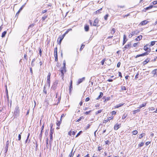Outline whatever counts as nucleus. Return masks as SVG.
I'll use <instances>...</instances> for the list:
<instances>
[{
  "label": "nucleus",
  "instance_id": "1",
  "mask_svg": "<svg viewBox=\"0 0 157 157\" xmlns=\"http://www.w3.org/2000/svg\"><path fill=\"white\" fill-rule=\"evenodd\" d=\"M19 113V107L16 106L14 111V114L15 116H18Z\"/></svg>",
  "mask_w": 157,
  "mask_h": 157
},
{
  "label": "nucleus",
  "instance_id": "2",
  "mask_svg": "<svg viewBox=\"0 0 157 157\" xmlns=\"http://www.w3.org/2000/svg\"><path fill=\"white\" fill-rule=\"evenodd\" d=\"M58 82V80H56L53 83V84L52 87V90H54L56 88Z\"/></svg>",
  "mask_w": 157,
  "mask_h": 157
},
{
  "label": "nucleus",
  "instance_id": "3",
  "mask_svg": "<svg viewBox=\"0 0 157 157\" xmlns=\"http://www.w3.org/2000/svg\"><path fill=\"white\" fill-rule=\"evenodd\" d=\"M151 73L153 75V76L155 77L157 76V69L154 70L151 72Z\"/></svg>",
  "mask_w": 157,
  "mask_h": 157
},
{
  "label": "nucleus",
  "instance_id": "4",
  "mask_svg": "<svg viewBox=\"0 0 157 157\" xmlns=\"http://www.w3.org/2000/svg\"><path fill=\"white\" fill-rule=\"evenodd\" d=\"M98 19L96 18L95 19L93 22V25L94 26H97L98 25Z\"/></svg>",
  "mask_w": 157,
  "mask_h": 157
},
{
  "label": "nucleus",
  "instance_id": "5",
  "mask_svg": "<svg viewBox=\"0 0 157 157\" xmlns=\"http://www.w3.org/2000/svg\"><path fill=\"white\" fill-rule=\"evenodd\" d=\"M85 77H83L81 78H80L78 79V85L79 84H80L83 81H84L85 80Z\"/></svg>",
  "mask_w": 157,
  "mask_h": 157
},
{
  "label": "nucleus",
  "instance_id": "6",
  "mask_svg": "<svg viewBox=\"0 0 157 157\" xmlns=\"http://www.w3.org/2000/svg\"><path fill=\"white\" fill-rule=\"evenodd\" d=\"M148 22V21L147 20H144V21H142L140 23V24H141L142 25H144L147 24Z\"/></svg>",
  "mask_w": 157,
  "mask_h": 157
},
{
  "label": "nucleus",
  "instance_id": "7",
  "mask_svg": "<svg viewBox=\"0 0 157 157\" xmlns=\"http://www.w3.org/2000/svg\"><path fill=\"white\" fill-rule=\"evenodd\" d=\"M131 44L130 43H129L128 44H127L124 47V50L126 49H128L130 48V46H131Z\"/></svg>",
  "mask_w": 157,
  "mask_h": 157
},
{
  "label": "nucleus",
  "instance_id": "8",
  "mask_svg": "<svg viewBox=\"0 0 157 157\" xmlns=\"http://www.w3.org/2000/svg\"><path fill=\"white\" fill-rule=\"evenodd\" d=\"M127 40L126 39V37L125 35H124L123 36V44L124 45L127 41Z\"/></svg>",
  "mask_w": 157,
  "mask_h": 157
},
{
  "label": "nucleus",
  "instance_id": "9",
  "mask_svg": "<svg viewBox=\"0 0 157 157\" xmlns=\"http://www.w3.org/2000/svg\"><path fill=\"white\" fill-rule=\"evenodd\" d=\"M150 59L149 58H147L146 60H145L143 62V65L146 64L150 61Z\"/></svg>",
  "mask_w": 157,
  "mask_h": 157
},
{
  "label": "nucleus",
  "instance_id": "10",
  "mask_svg": "<svg viewBox=\"0 0 157 157\" xmlns=\"http://www.w3.org/2000/svg\"><path fill=\"white\" fill-rule=\"evenodd\" d=\"M50 140L49 141L50 146L51 147L52 143L53 140V136L52 135H50Z\"/></svg>",
  "mask_w": 157,
  "mask_h": 157
},
{
  "label": "nucleus",
  "instance_id": "11",
  "mask_svg": "<svg viewBox=\"0 0 157 157\" xmlns=\"http://www.w3.org/2000/svg\"><path fill=\"white\" fill-rule=\"evenodd\" d=\"M142 36H141V35L139 36H137V38H136L135 39V40H136V41H139L142 38Z\"/></svg>",
  "mask_w": 157,
  "mask_h": 157
},
{
  "label": "nucleus",
  "instance_id": "12",
  "mask_svg": "<svg viewBox=\"0 0 157 157\" xmlns=\"http://www.w3.org/2000/svg\"><path fill=\"white\" fill-rule=\"evenodd\" d=\"M119 128V125L118 124H117L115 125L114 128L115 130H117Z\"/></svg>",
  "mask_w": 157,
  "mask_h": 157
},
{
  "label": "nucleus",
  "instance_id": "13",
  "mask_svg": "<svg viewBox=\"0 0 157 157\" xmlns=\"http://www.w3.org/2000/svg\"><path fill=\"white\" fill-rule=\"evenodd\" d=\"M60 71L62 74V78H63V77L64 76V72H66L65 71V70L64 69H63V68Z\"/></svg>",
  "mask_w": 157,
  "mask_h": 157
},
{
  "label": "nucleus",
  "instance_id": "14",
  "mask_svg": "<svg viewBox=\"0 0 157 157\" xmlns=\"http://www.w3.org/2000/svg\"><path fill=\"white\" fill-rule=\"evenodd\" d=\"M103 95V94L102 92H100V93L99 95L98 96V97L96 98L97 100H98L100 99Z\"/></svg>",
  "mask_w": 157,
  "mask_h": 157
},
{
  "label": "nucleus",
  "instance_id": "15",
  "mask_svg": "<svg viewBox=\"0 0 157 157\" xmlns=\"http://www.w3.org/2000/svg\"><path fill=\"white\" fill-rule=\"evenodd\" d=\"M50 125H51V129H50V135H52L53 133L54 132V130H52V128L53 127L52 124H51Z\"/></svg>",
  "mask_w": 157,
  "mask_h": 157
},
{
  "label": "nucleus",
  "instance_id": "16",
  "mask_svg": "<svg viewBox=\"0 0 157 157\" xmlns=\"http://www.w3.org/2000/svg\"><path fill=\"white\" fill-rule=\"evenodd\" d=\"M72 81L71 80V82H70V86H69V90L70 92H71V89L72 88Z\"/></svg>",
  "mask_w": 157,
  "mask_h": 157
},
{
  "label": "nucleus",
  "instance_id": "17",
  "mask_svg": "<svg viewBox=\"0 0 157 157\" xmlns=\"http://www.w3.org/2000/svg\"><path fill=\"white\" fill-rule=\"evenodd\" d=\"M85 30L86 31H88L89 30V26L88 25H85L84 27Z\"/></svg>",
  "mask_w": 157,
  "mask_h": 157
},
{
  "label": "nucleus",
  "instance_id": "18",
  "mask_svg": "<svg viewBox=\"0 0 157 157\" xmlns=\"http://www.w3.org/2000/svg\"><path fill=\"white\" fill-rule=\"evenodd\" d=\"M7 32L6 31H4L2 33V37H5L6 35V34Z\"/></svg>",
  "mask_w": 157,
  "mask_h": 157
},
{
  "label": "nucleus",
  "instance_id": "19",
  "mask_svg": "<svg viewBox=\"0 0 157 157\" xmlns=\"http://www.w3.org/2000/svg\"><path fill=\"white\" fill-rule=\"evenodd\" d=\"M63 69H64L65 71L66 72V70H65V68H66V67H65L66 63H65V60L63 62Z\"/></svg>",
  "mask_w": 157,
  "mask_h": 157
},
{
  "label": "nucleus",
  "instance_id": "20",
  "mask_svg": "<svg viewBox=\"0 0 157 157\" xmlns=\"http://www.w3.org/2000/svg\"><path fill=\"white\" fill-rule=\"evenodd\" d=\"M48 15L45 14L43 17L42 18V19L43 21H44L46 18L47 17Z\"/></svg>",
  "mask_w": 157,
  "mask_h": 157
},
{
  "label": "nucleus",
  "instance_id": "21",
  "mask_svg": "<svg viewBox=\"0 0 157 157\" xmlns=\"http://www.w3.org/2000/svg\"><path fill=\"white\" fill-rule=\"evenodd\" d=\"M51 74L50 73H48L47 76V81H50Z\"/></svg>",
  "mask_w": 157,
  "mask_h": 157
},
{
  "label": "nucleus",
  "instance_id": "22",
  "mask_svg": "<svg viewBox=\"0 0 157 157\" xmlns=\"http://www.w3.org/2000/svg\"><path fill=\"white\" fill-rule=\"evenodd\" d=\"M124 105V104H120L118 105H117L115 106V108H118L119 107H120Z\"/></svg>",
  "mask_w": 157,
  "mask_h": 157
},
{
  "label": "nucleus",
  "instance_id": "23",
  "mask_svg": "<svg viewBox=\"0 0 157 157\" xmlns=\"http://www.w3.org/2000/svg\"><path fill=\"white\" fill-rule=\"evenodd\" d=\"M153 7H155V6H153V5H151L150 6H148V7H147L146 8V10H149V9H151Z\"/></svg>",
  "mask_w": 157,
  "mask_h": 157
},
{
  "label": "nucleus",
  "instance_id": "24",
  "mask_svg": "<svg viewBox=\"0 0 157 157\" xmlns=\"http://www.w3.org/2000/svg\"><path fill=\"white\" fill-rule=\"evenodd\" d=\"M140 111V109H137V110H134L133 112V114H135L136 113H137L138 112Z\"/></svg>",
  "mask_w": 157,
  "mask_h": 157
},
{
  "label": "nucleus",
  "instance_id": "25",
  "mask_svg": "<svg viewBox=\"0 0 157 157\" xmlns=\"http://www.w3.org/2000/svg\"><path fill=\"white\" fill-rule=\"evenodd\" d=\"M146 103H143L141 105H140L139 106V108L140 109H141L143 107H145L146 105Z\"/></svg>",
  "mask_w": 157,
  "mask_h": 157
},
{
  "label": "nucleus",
  "instance_id": "26",
  "mask_svg": "<svg viewBox=\"0 0 157 157\" xmlns=\"http://www.w3.org/2000/svg\"><path fill=\"white\" fill-rule=\"evenodd\" d=\"M58 39H59L58 44H60L62 40L63 39V37H59Z\"/></svg>",
  "mask_w": 157,
  "mask_h": 157
},
{
  "label": "nucleus",
  "instance_id": "27",
  "mask_svg": "<svg viewBox=\"0 0 157 157\" xmlns=\"http://www.w3.org/2000/svg\"><path fill=\"white\" fill-rule=\"evenodd\" d=\"M35 58L33 59L32 60V63H31V66L33 67L34 66V62H35Z\"/></svg>",
  "mask_w": 157,
  "mask_h": 157
},
{
  "label": "nucleus",
  "instance_id": "28",
  "mask_svg": "<svg viewBox=\"0 0 157 157\" xmlns=\"http://www.w3.org/2000/svg\"><path fill=\"white\" fill-rule=\"evenodd\" d=\"M132 134L134 135H136L138 133V131L137 130H134L132 132Z\"/></svg>",
  "mask_w": 157,
  "mask_h": 157
},
{
  "label": "nucleus",
  "instance_id": "29",
  "mask_svg": "<svg viewBox=\"0 0 157 157\" xmlns=\"http://www.w3.org/2000/svg\"><path fill=\"white\" fill-rule=\"evenodd\" d=\"M102 10V8H101L98 10L97 11H96L95 12V13H101L100 11Z\"/></svg>",
  "mask_w": 157,
  "mask_h": 157
},
{
  "label": "nucleus",
  "instance_id": "30",
  "mask_svg": "<svg viewBox=\"0 0 157 157\" xmlns=\"http://www.w3.org/2000/svg\"><path fill=\"white\" fill-rule=\"evenodd\" d=\"M54 56L55 58V60L56 61H57L58 60V56L57 54H54Z\"/></svg>",
  "mask_w": 157,
  "mask_h": 157
},
{
  "label": "nucleus",
  "instance_id": "31",
  "mask_svg": "<svg viewBox=\"0 0 157 157\" xmlns=\"http://www.w3.org/2000/svg\"><path fill=\"white\" fill-rule=\"evenodd\" d=\"M144 133H142L140 134L139 136V138L140 139H141L142 137H143L144 136Z\"/></svg>",
  "mask_w": 157,
  "mask_h": 157
},
{
  "label": "nucleus",
  "instance_id": "32",
  "mask_svg": "<svg viewBox=\"0 0 157 157\" xmlns=\"http://www.w3.org/2000/svg\"><path fill=\"white\" fill-rule=\"evenodd\" d=\"M48 138H47L46 139V147L47 148H48Z\"/></svg>",
  "mask_w": 157,
  "mask_h": 157
},
{
  "label": "nucleus",
  "instance_id": "33",
  "mask_svg": "<svg viewBox=\"0 0 157 157\" xmlns=\"http://www.w3.org/2000/svg\"><path fill=\"white\" fill-rule=\"evenodd\" d=\"M50 81H46V85H48L49 87L50 86Z\"/></svg>",
  "mask_w": 157,
  "mask_h": 157
},
{
  "label": "nucleus",
  "instance_id": "34",
  "mask_svg": "<svg viewBox=\"0 0 157 157\" xmlns=\"http://www.w3.org/2000/svg\"><path fill=\"white\" fill-rule=\"evenodd\" d=\"M92 111V110H90L89 111H87L84 113V114H86V115H88L90 113V112Z\"/></svg>",
  "mask_w": 157,
  "mask_h": 157
},
{
  "label": "nucleus",
  "instance_id": "35",
  "mask_svg": "<svg viewBox=\"0 0 157 157\" xmlns=\"http://www.w3.org/2000/svg\"><path fill=\"white\" fill-rule=\"evenodd\" d=\"M147 45H146L144 46V49L146 51H147V50L149 48H148L147 47Z\"/></svg>",
  "mask_w": 157,
  "mask_h": 157
},
{
  "label": "nucleus",
  "instance_id": "36",
  "mask_svg": "<svg viewBox=\"0 0 157 157\" xmlns=\"http://www.w3.org/2000/svg\"><path fill=\"white\" fill-rule=\"evenodd\" d=\"M8 150V147H5V148H4V151L5 152V153H6L7 152Z\"/></svg>",
  "mask_w": 157,
  "mask_h": 157
},
{
  "label": "nucleus",
  "instance_id": "37",
  "mask_svg": "<svg viewBox=\"0 0 157 157\" xmlns=\"http://www.w3.org/2000/svg\"><path fill=\"white\" fill-rule=\"evenodd\" d=\"M144 56L143 53L136 55V56L135 57H136V58H137L138 57H140V56Z\"/></svg>",
  "mask_w": 157,
  "mask_h": 157
},
{
  "label": "nucleus",
  "instance_id": "38",
  "mask_svg": "<svg viewBox=\"0 0 157 157\" xmlns=\"http://www.w3.org/2000/svg\"><path fill=\"white\" fill-rule=\"evenodd\" d=\"M58 122L56 123V124L57 126H59L61 123V119H60V121H58Z\"/></svg>",
  "mask_w": 157,
  "mask_h": 157
},
{
  "label": "nucleus",
  "instance_id": "39",
  "mask_svg": "<svg viewBox=\"0 0 157 157\" xmlns=\"http://www.w3.org/2000/svg\"><path fill=\"white\" fill-rule=\"evenodd\" d=\"M105 59H103L101 61V65H103L104 64V62H105Z\"/></svg>",
  "mask_w": 157,
  "mask_h": 157
},
{
  "label": "nucleus",
  "instance_id": "40",
  "mask_svg": "<svg viewBox=\"0 0 157 157\" xmlns=\"http://www.w3.org/2000/svg\"><path fill=\"white\" fill-rule=\"evenodd\" d=\"M9 140L7 141L6 143V145L5 147H8L9 145Z\"/></svg>",
  "mask_w": 157,
  "mask_h": 157
},
{
  "label": "nucleus",
  "instance_id": "41",
  "mask_svg": "<svg viewBox=\"0 0 157 157\" xmlns=\"http://www.w3.org/2000/svg\"><path fill=\"white\" fill-rule=\"evenodd\" d=\"M43 92L45 94H46L47 93V91H46V89H45V86L44 87V88H43Z\"/></svg>",
  "mask_w": 157,
  "mask_h": 157
},
{
  "label": "nucleus",
  "instance_id": "42",
  "mask_svg": "<svg viewBox=\"0 0 157 157\" xmlns=\"http://www.w3.org/2000/svg\"><path fill=\"white\" fill-rule=\"evenodd\" d=\"M57 54V48L56 47L54 49V54Z\"/></svg>",
  "mask_w": 157,
  "mask_h": 157
},
{
  "label": "nucleus",
  "instance_id": "43",
  "mask_svg": "<svg viewBox=\"0 0 157 157\" xmlns=\"http://www.w3.org/2000/svg\"><path fill=\"white\" fill-rule=\"evenodd\" d=\"M109 16V15L108 14H106L104 17V19L105 20H106L107 19L108 17Z\"/></svg>",
  "mask_w": 157,
  "mask_h": 157
},
{
  "label": "nucleus",
  "instance_id": "44",
  "mask_svg": "<svg viewBox=\"0 0 157 157\" xmlns=\"http://www.w3.org/2000/svg\"><path fill=\"white\" fill-rule=\"evenodd\" d=\"M74 154H72V150L71 151V153L69 154V157H71L73 156Z\"/></svg>",
  "mask_w": 157,
  "mask_h": 157
},
{
  "label": "nucleus",
  "instance_id": "45",
  "mask_svg": "<svg viewBox=\"0 0 157 157\" xmlns=\"http://www.w3.org/2000/svg\"><path fill=\"white\" fill-rule=\"evenodd\" d=\"M139 32H137V33H136V32L135 31H133V32H132V34H133V35H137L138 34V33H138Z\"/></svg>",
  "mask_w": 157,
  "mask_h": 157
},
{
  "label": "nucleus",
  "instance_id": "46",
  "mask_svg": "<svg viewBox=\"0 0 157 157\" xmlns=\"http://www.w3.org/2000/svg\"><path fill=\"white\" fill-rule=\"evenodd\" d=\"M115 29L114 28H113L112 30L111 31V33L112 34H113L115 33Z\"/></svg>",
  "mask_w": 157,
  "mask_h": 157
},
{
  "label": "nucleus",
  "instance_id": "47",
  "mask_svg": "<svg viewBox=\"0 0 157 157\" xmlns=\"http://www.w3.org/2000/svg\"><path fill=\"white\" fill-rule=\"evenodd\" d=\"M155 42L154 41H151V43L150 46H152L154 45L155 44Z\"/></svg>",
  "mask_w": 157,
  "mask_h": 157
},
{
  "label": "nucleus",
  "instance_id": "48",
  "mask_svg": "<svg viewBox=\"0 0 157 157\" xmlns=\"http://www.w3.org/2000/svg\"><path fill=\"white\" fill-rule=\"evenodd\" d=\"M21 133L20 134H19V135H18V140H20L21 139Z\"/></svg>",
  "mask_w": 157,
  "mask_h": 157
},
{
  "label": "nucleus",
  "instance_id": "49",
  "mask_svg": "<svg viewBox=\"0 0 157 157\" xmlns=\"http://www.w3.org/2000/svg\"><path fill=\"white\" fill-rule=\"evenodd\" d=\"M110 100V97H107L106 98H105L104 101L105 102L106 101H109Z\"/></svg>",
  "mask_w": 157,
  "mask_h": 157
},
{
  "label": "nucleus",
  "instance_id": "50",
  "mask_svg": "<svg viewBox=\"0 0 157 157\" xmlns=\"http://www.w3.org/2000/svg\"><path fill=\"white\" fill-rule=\"evenodd\" d=\"M139 75V73L138 72L137 73L136 75L135 76V78L136 79L137 78H138V75Z\"/></svg>",
  "mask_w": 157,
  "mask_h": 157
},
{
  "label": "nucleus",
  "instance_id": "51",
  "mask_svg": "<svg viewBox=\"0 0 157 157\" xmlns=\"http://www.w3.org/2000/svg\"><path fill=\"white\" fill-rule=\"evenodd\" d=\"M133 36V34L131 33L129 35L128 37L130 38H131Z\"/></svg>",
  "mask_w": 157,
  "mask_h": 157
},
{
  "label": "nucleus",
  "instance_id": "52",
  "mask_svg": "<svg viewBox=\"0 0 157 157\" xmlns=\"http://www.w3.org/2000/svg\"><path fill=\"white\" fill-rule=\"evenodd\" d=\"M121 89L122 90H126V87L124 86H122L121 87Z\"/></svg>",
  "mask_w": 157,
  "mask_h": 157
},
{
  "label": "nucleus",
  "instance_id": "53",
  "mask_svg": "<svg viewBox=\"0 0 157 157\" xmlns=\"http://www.w3.org/2000/svg\"><path fill=\"white\" fill-rule=\"evenodd\" d=\"M155 108L153 107H151L149 109V111H152L155 110Z\"/></svg>",
  "mask_w": 157,
  "mask_h": 157
},
{
  "label": "nucleus",
  "instance_id": "54",
  "mask_svg": "<svg viewBox=\"0 0 157 157\" xmlns=\"http://www.w3.org/2000/svg\"><path fill=\"white\" fill-rule=\"evenodd\" d=\"M121 63L120 62H118V63H117V67H120V66L121 65Z\"/></svg>",
  "mask_w": 157,
  "mask_h": 157
},
{
  "label": "nucleus",
  "instance_id": "55",
  "mask_svg": "<svg viewBox=\"0 0 157 157\" xmlns=\"http://www.w3.org/2000/svg\"><path fill=\"white\" fill-rule=\"evenodd\" d=\"M138 43H134L133 44V46H132V47H136Z\"/></svg>",
  "mask_w": 157,
  "mask_h": 157
},
{
  "label": "nucleus",
  "instance_id": "56",
  "mask_svg": "<svg viewBox=\"0 0 157 157\" xmlns=\"http://www.w3.org/2000/svg\"><path fill=\"white\" fill-rule=\"evenodd\" d=\"M102 148L101 146H99L98 147V151H100L101 149H102Z\"/></svg>",
  "mask_w": 157,
  "mask_h": 157
},
{
  "label": "nucleus",
  "instance_id": "57",
  "mask_svg": "<svg viewBox=\"0 0 157 157\" xmlns=\"http://www.w3.org/2000/svg\"><path fill=\"white\" fill-rule=\"evenodd\" d=\"M84 46H85L84 45L82 44L80 48V50L81 51L82 49L84 48Z\"/></svg>",
  "mask_w": 157,
  "mask_h": 157
},
{
  "label": "nucleus",
  "instance_id": "58",
  "mask_svg": "<svg viewBox=\"0 0 157 157\" xmlns=\"http://www.w3.org/2000/svg\"><path fill=\"white\" fill-rule=\"evenodd\" d=\"M101 111H102L101 110H98L97 112H96V114H98L99 113H101Z\"/></svg>",
  "mask_w": 157,
  "mask_h": 157
},
{
  "label": "nucleus",
  "instance_id": "59",
  "mask_svg": "<svg viewBox=\"0 0 157 157\" xmlns=\"http://www.w3.org/2000/svg\"><path fill=\"white\" fill-rule=\"evenodd\" d=\"M82 132V131H80L77 134L78 136H80Z\"/></svg>",
  "mask_w": 157,
  "mask_h": 157
},
{
  "label": "nucleus",
  "instance_id": "60",
  "mask_svg": "<svg viewBox=\"0 0 157 157\" xmlns=\"http://www.w3.org/2000/svg\"><path fill=\"white\" fill-rule=\"evenodd\" d=\"M144 143L143 142L141 143L140 144H139L140 147H141L143 146Z\"/></svg>",
  "mask_w": 157,
  "mask_h": 157
},
{
  "label": "nucleus",
  "instance_id": "61",
  "mask_svg": "<svg viewBox=\"0 0 157 157\" xmlns=\"http://www.w3.org/2000/svg\"><path fill=\"white\" fill-rule=\"evenodd\" d=\"M39 55L41 56V54H42V51H41V49H40L39 51Z\"/></svg>",
  "mask_w": 157,
  "mask_h": 157
},
{
  "label": "nucleus",
  "instance_id": "62",
  "mask_svg": "<svg viewBox=\"0 0 157 157\" xmlns=\"http://www.w3.org/2000/svg\"><path fill=\"white\" fill-rule=\"evenodd\" d=\"M90 98L89 97L86 98L85 99V101L87 102L89 101Z\"/></svg>",
  "mask_w": 157,
  "mask_h": 157
},
{
  "label": "nucleus",
  "instance_id": "63",
  "mask_svg": "<svg viewBox=\"0 0 157 157\" xmlns=\"http://www.w3.org/2000/svg\"><path fill=\"white\" fill-rule=\"evenodd\" d=\"M153 5H156L157 4V1H154L152 2Z\"/></svg>",
  "mask_w": 157,
  "mask_h": 157
},
{
  "label": "nucleus",
  "instance_id": "64",
  "mask_svg": "<svg viewBox=\"0 0 157 157\" xmlns=\"http://www.w3.org/2000/svg\"><path fill=\"white\" fill-rule=\"evenodd\" d=\"M116 113V112L113 111L111 113L112 115L115 114Z\"/></svg>",
  "mask_w": 157,
  "mask_h": 157
}]
</instances>
